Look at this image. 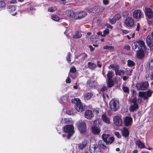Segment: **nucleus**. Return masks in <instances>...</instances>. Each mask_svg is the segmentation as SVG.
<instances>
[{
    "instance_id": "obj_14",
    "label": "nucleus",
    "mask_w": 153,
    "mask_h": 153,
    "mask_svg": "<svg viewBox=\"0 0 153 153\" xmlns=\"http://www.w3.org/2000/svg\"><path fill=\"white\" fill-rule=\"evenodd\" d=\"M94 115L92 111L90 110H86L85 112V117L87 119L91 120L93 117Z\"/></svg>"
},
{
    "instance_id": "obj_39",
    "label": "nucleus",
    "mask_w": 153,
    "mask_h": 153,
    "mask_svg": "<svg viewBox=\"0 0 153 153\" xmlns=\"http://www.w3.org/2000/svg\"><path fill=\"white\" fill-rule=\"evenodd\" d=\"M8 10L10 12L15 10L16 9V7L13 5H10L7 7Z\"/></svg>"
},
{
    "instance_id": "obj_64",
    "label": "nucleus",
    "mask_w": 153,
    "mask_h": 153,
    "mask_svg": "<svg viewBox=\"0 0 153 153\" xmlns=\"http://www.w3.org/2000/svg\"><path fill=\"white\" fill-rule=\"evenodd\" d=\"M66 82L67 83H70L71 82V80L70 78L68 77L66 80Z\"/></svg>"
},
{
    "instance_id": "obj_26",
    "label": "nucleus",
    "mask_w": 153,
    "mask_h": 153,
    "mask_svg": "<svg viewBox=\"0 0 153 153\" xmlns=\"http://www.w3.org/2000/svg\"><path fill=\"white\" fill-rule=\"evenodd\" d=\"M82 36L80 32L77 31L76 32L75 34L72 37L74 39H79L81 38Z\"/></svg>"
},
{
    "instance_id": "obj_47",
    "label": "nucleus",
    "mask_w": 153,
    "mask_h": 153,
    "mask_svg": "<svg viewBox=\"0 0 153 153\" xmlns=\"http://www.w3.org/2000/svg\"><path fill=\"white\" fill-rule=\"evenodd\" d=\"M109 21L110 22L111 24H113L116 22V21L114 19V17H113V18L112 19H110L109 20Z\"/></svg>"
},
{
    "instance_id": "obj_3",
    "label": "nucleus",
    "mask_w": 153,
    "mask_h": 153,
    "mask_svg": "<svg viewBox=\"0 0 153 153\" xmlns=\"http://www.w3.org/2000/svg\"><path fill=\"white\" fill-rule=\"evenodd\" d=\"M119 101L115 99L111 100L110 102L109 106L111 110L116 111L119 108Z\"/></svg>"
},
{
    "instance_id": "obj_58",
    "label": "nucleus",
    "mask_w": 153,
    "mask_h": 153,
    "mask_svg": "<svg viewBox=\"0 0 153 153\" xmlns=\"http://www.w3.org/2000/svg\"><path fill=\"white\" fill-rule=\"evenodd\" d=\"M94 112L95 114L97 115L99 113V110L98 108H96L94 109Z\"/></svg>"
},
{
    "instance_id": "obj_8",
    "label": "nucleus",
    "mask_w": 153,
    "mask_h": 153,
    "mask_svg": "<svg viewBox=\"0 0 153 153\" xmlns=\"http://www.w3.org/2000/svg\"><path fill=\"white\" fill-rule=\"evenodd\" d=\"M149 83L147 82H142L137 83L136 85L137 89L140 90H145L147 89L148 87Z\"/></svg>"
},
{
    "instance_id": "obj_38",
    "label": "nucleus",
    "mask_w": 153,
    "mask_h": 153,
    "mask_svg": "<svg viewBox=\"0 0 153 153\" xmlns=\"http://www.w3.org/2000/svg\"><path fill=\"white\" fill-rule=\"evenodd\" d=\"M103 48L109 51H112L114 50V46L105 45L103 47Z\"/></svg>"
},
{
    "instance_id": "obj_32",
    "label": "nucleus",
    "mask_w": 153,
    "mask_h": 153,
    "mask_svg": "<svg viewBox=\"0 0 153 153\" xmlns=\"http://www.w3.org/2000/svg\"><path fill=\"white\" fill-rule=\"evenodd\" d=\"M107 84V86L108 88L112 87L114 85L113 80L112 79H108Z\"/></svg>"
},
{
    "instance_id": "obj_13",
    "label": "nucleus",
    "mask_w": 153,
    "mask_h": 153,
    "mask_svg": "<svg viewBox=\"0 0 153 153\" xmlns=\"http://www.w3.org/2000/svg\"><path fill=\"white\" fill-rule=\"evenodd\" d=\"M87 13L85 12H81L76 13L75 19H79L85 17Z\"/></svg>"
},
{
    "instance_id": "obj_37",
    "label": "nucleus",
    "mask_w": 153,
    "mask_h": 153,
    "mask_svg": "<svg viewBox=\"0 0 153 153\" xmlns=\"http://www.w3.org/2000/svg\"><path fill=\"white\" fill-rule=\"evenodd\" d=\"M115 73L116 75H118L120 76H122V75L124 74L125 72L124 71L117 69L115 72Z\"/></svg>"
},
{
    "instance_id": "obj_18",
    "label": "nucleus",
    "mask_w": 153,
    "mask_h": 153,
    "mask_svg": "<svg viewBox=\"0 0 153 153\" xmlns=\"http://www.w3.org/2000/svg\"><path fill=\"white\" fill-rule=\"evenodd\" d=\"M87 84L89 87H94L96 85V82L94 80H91L89 79L88 80Z\"/></svg>"
},
{
    "instance_id": "obj_28",
    "label": "nucleus",
    "mask_w": 153,
    "mask_h": 153,
    "mask_svg": "<svg viewBox=\"0 0 153 153\" xmlns=\"http://www.w3.org/2000/svg\"><path fill=\"white\" fill-rule=\"evenodd\" d=\"M103 141L102 140H100L98 142V145L102 149H107V147L105 145Z\"/></svg>"
},
{
    "instance_id": "obj_41",
    "label": "nucleus",
    "mask_w": 153,
    "mask_h": 153,
    "mask_svg": "<svg viewBox=\"0 0 153 153\" xmlns=\"http://www.w3.org/2000/svg\"><path fill=\"white\" fill-rule=\"evenodd\" d=\"M127 64L128 66H132L134 65L135 63L133 61L129 60L128 61Z\"/></svg>"
},
{
    "instance_id": "obj_15",
    "label": "nucleus",
    "mask_w": 153,
    "mask_h": 153,
    "mask_svg": "<svg viewBox=\"0 0 153 153\" xmlns=\"http://www.w3.org/2000/svg\"><path fill=\"white\" fill-rule=\"evenodd\" d=\"M146 42L147 45L149 47L152 48L153 47V39L152 38L151 36L148 35L147 36Z\"/></svg>"
},
{
    "instance_id": "obj_45",
    "label": "nucleus",
    "mask_w": 153,
    "mask_h": 153,
    "mask_svg": "<svg viewBox=\"0 0 153 153\" xmlns=\"http://www.w3.org/2000/svg\"><path fill=\"white\" fill-rule=\"evenodd\" d=\"M51 19L56 21H58L59 20V17L56 15H53L51 16Z\"/></svg>"
},
{
    "instance_id": "obj_1",
    "label": "nucleus",
    "mask_w": 153,
    "mask_h": 153,
    "mask_svg": "<svg viewBox=\"0 0 153 153\" xmlns=\"http://www.w3.org/2000/svg\"><path fill=\"white\" fill-rule=\"evenodd\" d=\"M72 103H76L75 107L78 112H82L84 110L85 106L82 103L79 99L74 98V99L72 100Z\"/></svg>"
},
{
    "instance_id": "obj_48",
    "label": "nucleus",
    "mask_w": 153,
    "mask_h": 153,
    "mask_svg": "<svg viewBox=\"0 0 153 153\" xmlns=\"http://www.w3.org/2000/svg\"><path fill=\"white\" fill-rule=\"evenodd\" d=\"M6 3L5 2L3 1H0V7H3L5 6Z\"/></svg>"
},
{
    "instance_id": "obj_34",
    "label": "nucleus",
    "mask_w": 153,
    "mask_h": 153,
    "mask_svg": "<svg viewBox=\"0 0 153 153\" xmlns=\"http://www.w3.org/2000/svg\"><path fill=\"white\" fill-rule=\"evenodd\" d=\"M90 11L93 13H98V7L96 6L90 9Z\"/></svg>"
},
{
    "instance_id": "obj_53",
    "label": "nucleus",
    "mask_w": 153,
    "mask_h": 153,
    "mask_svg": "<svg viewBox=\"0 0 153 153\" xmlns=\"http://www.w3.org/2000/svg\"><path fill=\"white\" fill-rule=\"evenodd\" d=\"M91 40L93 42H96L97 41L96 37L94 36H92L91 38Z\"/></svg>"
},
{
    "instance_id": "obj_6",
    "label": "nucleus",
    "mask_w": 153,
    "mask_h": 153,
    "mask_svg": "<svg viewBox=\"0 0 153 153\" xmlns=\"http://www.w3.org/2000/svg\"><path fill=\"white\" fill-rule=\"evenodd\" d=\"M134 20L131 17L126 18L124 20V24L126 27H132L134 26Z\"/></svg>"
},
{
    "instance_id": "obj_5",
    "label": "nucleus",
    "mask_w": 153,
    "mask_h": 153,
    "mask_svg": "<svg viewBox=\"0 0 153 153\" xmlns=\"http://www.w3.org/2000/svg\"><path fill=\"white\" fill-rule=\"evenodd\" d=\"M77 126L80 133H84L86 131V124L84 122L79 121L77 123Z\"/></svg>"
},
{
    "instance_id": "obj_63",
    "label": "nucleus",
    "mask_w": 153,
    "mask_h": 153,
    "mask_svg": "<svg viewBox=\"0 0 153 153\" xmlns=\"http://www.w3.org/2000/svg\"><path fill=\"white\" fill-rule=\"evenodd\" d=\"M107 89V87L105 86H103L102 88L101 89V91H105Z\"/></svg>"
},
{
    "instance_id": "obj_27",
    "label": "nucleus",
    "mask_w": 153,
    "mask_h": 153,
    "mask_svg": "<svg viewBox=\"0 0 153 153\" xmlns=\"http://www.w3.org/2000/svg\"><path fill=\"white\" fill-rule=\"evenodd\" d=\"M87 144V142L86 140H83L82 143L80 144L79 148L80 149H82L84 148Z\"/></svg>"
},
{
    "instance_id": "obj_31",
    "label": "nucleus",
    "mask_w": 153,
    "mask_h": 153,
    "mask_svg": "<svg viewBox=\"0 0 153 153\" xmlns=\"http://www.w3.org/2000/svg\"><path fill=\"white\" fill-rule=\"evenodd\" d=\"M109 69L113 68L115 72L117 69L119 68V66L117 65L114 64H111L108 67Z\"/></svg>"
},
{
    "instance_id": "obj_25",
    "label": "nucleus",
    "mask_w": 153,
    "mask_h": 153,
    "mask_svg": "<svg viewBox=\"0 0 153 153\" xmlns=\"http://www.w3.org/2000/svg\"><path fill=\"white\" fill-rule=\"evenodd\" d=\"M123 135L125 137H126L128 136L129 132L128 129L125 127L123 128V129L122 131Z\"/></svg>"
},
{
    "instance_id": "obj_49",
    "label": "nucleus",
    "mask_w": 153,
    "mask_h": 153,
    "mask_svg": "<svg viewBox=\"0 0 153 153\" xmlns=\"http://www.w3.org/2000/svg\"><path fill=\"white\" fill-rule=\"evenodd\" d=\"M123 89L125 92H129V89L127 87L125 86H123Z\"/></svg>"
},
{
    "instance_id": "obj_21",
    "label": "nucleus",
    "mask_w": 153,
    "mask_h": 153,
    "mask_svg": "<svg viewBox=\"0 0 153 153\" xmlns=\"http://www.w3.org/2000/svg\"><path fill=\"white\" fill-rule=\"evenodd\" d=\"M102 118L103 121L107 124L111 123L110 119L105 114H102Z\"/></svg>"
},
{
    "instance_id": "obj_19",
    "label": "nucleus",
    "mask_w": 153,
    "mask_h": 153,
    "mask_svg": "<svg viewBox=\"0 0 153 153\" xmlns=\"http://www.w3.org/2000/svg\"><path fill=\"white\" fill-rule=\"evenodd\" d=\"M92 131L95 134H99L100 131V129L95 126H92L91 127Z\"/></svg>"
},
{
    "instance_id": "obj_4",
    "label": "nucleus",
    "mask_w": 153,
    "mask_h": 153,
    "mask_svg": "<svg viewBox=\"0 0 153 153\" xmlns=\"http://www.w3.org/2000/svg\"><path fill=\"white\" fill-rule=\"evenodd\" d=\"M74 127L72 125H67L64 127L65 131L68 133L67 136L68 139L74 134Z\"/></svg>"
},
{
    "instance_id": "obj_51",
    "label": "nucleus",
    "mask_w": 153,
    "mask_h": 153,
    "mask_svg": "<svg viewBox=\"0 0 153 153\" xmlns=\"http://www.w3.org/2000/svg\"><path fill=\"white\" fill-rule=\"evenodd\" d=\"M76 70L75 68L74 67H73L71 68L70 69V71L71 72L73 73L75 72H76Z\"/></svg>"
},
{
    "instance_id": "obj_16",
    "label": "nucleus",
    "mask_w": 153,
    "mask_h": 153,
    "mask_svg": "<svg viewBox=\"0 0 153 153\" xmlns=\"http://www.w3.org/2000/svg\"><path fill=\"white\" fill-rule=\"evenodd\" d=\"M124 123L126 126L131 125L132 122V118L129 117H126L124 120Z\"/></svg>"
},
{
    "instance_id": "obj_42",
    "label": "nucleus",
    "mask_w": 153,
    "mask_h": 153,
    "mask_svg": "<svg viewBox=\"0 0 153 153\" xmlns=\"http://www.w3.org/2000/svg\"><path fill=\"white\" fill-rule=\"evenodd\" d=\"M109 33V30L108 29H106L103 31V34L102 35V37L105 36L107 35Z\"/></svg>"
},
{
    "instance_id": "obj_60",
    "label": "nucleus",
    "mask_w": 153,
    "mask_h": 153,
    "mask_svg": "<svg viewBox=\"0 0 153 153\" xmlns=\"http://www.w3.org/2000/svg\"><path fill=\"white\" fill-rule=\"evenodd\" d=\"M130 32V31L126 30H123L122 32L124 34H126Z\"/></svg>"
},
{
    "instance_id": "obj_44",
    "label": "nucleus",
    "mask_w": 153,
    "mask_h": 153,
    "mask_svg": "<svg viewBox=\"0 0 153 153\" xmlns=\"http://www.w3.org/2000/svg\"><path fill=\"white\" fill-rule=\"evenodd\" d=\"M113 17L117 21L120 19L121 18V16L120 14H116Z\"/></svg>"
},
{
    "instance_id": "obj_40",
    "label": "nucleus",
    "mask_w": 153,
    "mask_h": 153,
    "mask_svg": "<svg viewBox=\"0 0 153 153\" xmlns=\"http://www.w3.org/2000/svg\"><path fill=\"white\" fill-rule=\"evenodd\" d=\"M149 68L150 70H153V60H151L149 62Z\"/></svg>"
},
{
    "instance_id": "obj_12",
    "label": "nucleus",
    "mask_w": 153,
    "mask_h": 153,
    "mask_svg": "<svg viewBox=\"0 0 153 153\" xmlns=\"http://www.w3.org/2000/svg\"><path fill=\"white\" fill-rule=\"evenodd\" d=\"M143 16V14L140 10H135L133 12V16L135 19H140Z\"/></svg>"
},
{
    "instance_id": "obj_30",
    "label": "nucleus",
    "mask_w": 153,
    "mask_h": 153,
    "mask_svg": "<svg viewBox=\"0 0 153 153\" xmlns=\"http://www.w3.org/2000/svg\"><path fill=\"white\" fill-rule=\"evenodd\" d=\"M137 51V55L138 58L141 59L144 56V52L143 51Z\"/></svg>"
},
{
    "instance_id": "obj_46",
    "label": "nucleus",
    "mask_w": 153,
    "mask_h": 153,
    "mask_svg": "<svg viewBox=\"0 0 153 153\" xmlns=\"http://www.w3.org/2000/svg\"><path fill=\"white\" fill-rule=\"evenodd\" d=\"M71 53H70L69 52L68 53V55L66 57V60L68 63H69L71 61Z\"/></svg>"
},
{
    "instance_id": "obj_54",
    "label": "nucleus",
    "mask_w": 153,
    "mask_h": 153,
    "mask_svg": "<svg viewBox=\"0 0 153 153\" xmlns=\"http://www.w3.org/2000/svg\"><path fill=\"white\" fill-rule=\"evenodd\" d=\"M129 15V14L128 13V12L125 11L123 13V16L125 17H127Z\"/></svg>"
},
{
    "instance_id": "obj_52",
    "label": "nucleus",
    "mask_w": 153,
    "mask_h": 153,
    "mask_svg": "<svg viewBox=\"0 0 153 153\" xmlns=\"http://www.w3.org/2000/svg\"><path fill=\"white\" fill-rule=\"evenodd\" d=\"M68 120L67 119L65 118L63 119H62L61 121V123H68Z\"/></svg>"
},
{
    "instance_id": "obj_35",
    "label": "nucleus",
    "mask_w": 153,
    "mask_h": 153,
    "mask_svg": "<svg viewBox=\"0 0 153 153\" xmlns=\"http://www.w3.org/2000/svg\"><path fill=\"white\" fill-rule=\"evenodd\" d=\"M88 66L92 70H94L96 67V65L95 64L91 62H88Z\"/></svg>"
},
{
    "instance_id": "obj_62",
    "label": "nucleus",
    "mask_w": 153,
    "mask_h": 153,
    "mask_svg": "<svg viewBox=\"0 0 153 153\" xmlns=\"http://www.w3.org/2000/svg\"><path fill=\"white\" fill-rule=\"evenodd\" d=\"M115 134L118 138H120L121 137V136L120 135V134L119 132H115Z\"/></svg>"
},
{
    "instance_id": "obj_7",
    "label": "nucleus",
    "mask_w": 153,
    "mask_h": 153,
    "mask_svg": "<svg viewBox=\"0 0 153 153\" xmlns=\"http://www.w3.org/2000/svg\"><path fill=\"white\" fill-rule=\"evenodd\" d=\"M153 92L152 91L150 90L145 92H140L139 93V95L140 97H143L144 100H146L152 96Z\"/></svg>"
},
{
    "instance_id": "obj_29",
    "label": "nucleus",
    "mask_w": 153,
    "mask_h": 153,
    "mask_svg": "<svg viewBox=\"0 0 153 153\" xmlns=\"http://www.w3.org/2000/svg\"><path fill=\"white\" fill-rule=\"evenodd\" d=\"M138 105L136 103H134L133 105L131 106L129 110L131 111H134L138 108Z\"/></svg>"
},
{
    "instance_id": "obj_59",
    "label": "nucleus",
    "mask_w": 153,
    "mask_h": 153,
    "mask_svg": "<svg viewBox=\"0 0 153 153\" xmlns=\"http://www.w3.org/2000/svg\"><path fill=\"white\" fill-rule=\"evenodd\" d=\"M109 1L108 0H103V2L104 4L106 5L109 4Z\"/></svg>"
},
{
    "instance_id": "obj_24",
    "label": "nucleus",
    "mask_w": 153,
    "mask_h": 153,
    "mask_svg": "<svg viewBox=\"0 0 153 153\" xmlns=\"http://www.w3.org/2000/svg\"><path fill=\"white\" fill-rule=\"evenodd\" d=\"M93 96V94L91 93H88L85 94L84 95V98L85 100L90 99Z\"/></svg>"
},
{
    "instance_id": "obj_33",
    "label": "nucleus",
    "mask_w": 153,
    "mask_h": 153,
    "mask_svg": "<svg viewBox=\"0 0 153 153\" xmlns=\"http://www.w3.org/2000/svg\"><path fill=\"white\" fill-rule=\"evenodd\" d=\"M137 43L139 46H140V47H143L144 48H146L145 44L144 42L141 40H140L137 41Z\"/></svg>"
},
{
    "instance_id": "obj_57",
    "label": "nucleus",
    "mask_w": 153,
    "mask_h": 153,
    "mask_svg": "<svg viewBox=\"0 0 153 153\" xmlns=\"http://www.w3.org/2000/svg\"><path fill=\"white\" fill-rule=\"evenodd\" d=\"M99 122V120L98 119L94 121V126H97V124Z\"/></svg>"
},
{
    "instance_id": "obj_36",
    "label": "nucleus",
    "mask_w": 153,
    "mask_h": 153,
    "mask_svg": "<svg viewBox=\"0 0 153 153\" xmlns=\"http://www.w3.org/2000/svg\"><path fill=\"white\" fill-rule=\"evenodd\" d=\"M114 72L111 71H108L107 74L108 79H111V78L114 76Z\"/></svg>"
},
{
    "instance_id": "obj_55",
    "label": "nucleus",
    "mask_w": 153,
    "mask_h": 153,
    "mask_svg": "<svg viewBox=\"0 0 153 153\" xmlns=\"http://www.w3.org/2000/svg\"><path fill=\"white\" fill-rule=\"evenodd\" d=\"M66 113L69 115H74L73 111H72L67 110L66 112Z\"/></svg>"
},
{
    "instance_id": "obj_22",
    "label": "nucleus",
    "mask_w": 153,
    "mask_h": 153,
    "mask_svg": "<svg viewBox=\"0 0 153 153\" xmlns=\"http://www.w3.org/2000/svg\"><path fill=\"white\" fill-rule=\"evenodd\" d=\"M66 14L71 18H74L75 19L76 13H74L73 11L70 10H67L66 12Z\"/></svg>"
},
{
    "instance_id": "obj_11",
    "label": "nucleus",
    "mask_w": 153,
    "mask_h": 153,
    "mask_svg": "<svg viewBox=\"0 0 153 153\" xmlns=\"http://www.w3.org/2000/svg\"><path fill=\"white\" fill-rule=\"evenodd\" d=\"M144 11L146 16L148 18L151 19L153 17V12L151 9L146 7Z\"/></svg>"
},
{
    "instance_id": "obj_50",
    "label": "nucleus",
    "mask_w": 153,
    "mask_h": 153,
    "mask_svg": "<svg viewBox=\"0 0 153 153\" xmlns=\"http://www.w3.org/2000/svg\"><path fill=\"white\" fill-rule=\"evenodd\" d=\"M104 9V7L102 6L98 7V13L103 11Z\"/></svg>"
},
{
    "instance_id": "obj_2",
    "label": "nucleus",
    "mask_w": 153,
    "mask_h": 153,
    "mask_svg": "<svg viewBox=\"0 0 153 153\" xmlns=\"http://www.w3.org/2000/svg\"><path fill=\"white\" fill-rule=\"evenodd\" d=\"M102 137L106 145L111 144L114 139L113 137H111L110 135L108 134H103L102 135Z\"/></svg>"
},
{
    "instance_id": "obj_10",
    "label": "nucleus",
    "mask_w": 153,
    "mask_h": 153,
    "mask_svg": "<svg viewBox=\"0 0 153 153\" xmlns=\"http://www.w3.org/2000/svg\"><path fill=\"white\" fill-rule=\"evenodd\" d=\"M113 121L114 124L117 126H120L122 125V120L119 116H115L113 117Z\"/></svg>"
},
{
    "instance_id": "obj_20",
    "label": "nucleus",
    "mask_w": 153,
    "mask_h": 153,
    "mask_svg": "<svg viewBox=\"0 0 153 153\" xmlns=\"http://www.w3.org/2000/svg\"><path fill=\"white\" fill-rule=\"evenodd\" d=\"M135 144L139 148L142 149L145 148V146L144 144L140 140L136 141L135 142Z\"/></svg>"
},
{
    "instance_id": "obj_56",
    "label": "nucleus",
    "mask_w": 153,
    "mask_h": 153,
    "mask_svg": "<svg viewBox=\"0 0 153 153\" xmlns=\"http://www.w3.org/2000/svg\"><path fill=\"white\" fill-rule=\"evenodd\" d=\"M56 9L55 8H54L53 7H50L48 9V11L53 12Z\"/></svg>"
},
{
    "instance_id": "obj_23",
    "label": "nucleus",
    "mask_w": 153,
    "mask_h": 153,
    "mask_svg": "<svg viewBox=\"0 0 153 153\" xmlns=\"http://www.w3.org/2000/svg\"><path fill=\"white\" fill-rule=\"evenodd\" d=\"M133 49L135 51H138L139 50V45L137 42H134L132 45Z\"/></svg>"
},
{
    "instance_id": "obj_43",
    "label": "nucleus",
    "mask_w": 153,
    "mask_h": 153,
    "mask_svg": "<svg viewBox=\"0 0 153 153\" xmlns=\"http://www.w3.org/2000/svg\"><path fill=\"white\" fill-rule=\"evenodd\" d=\"M132 71V69H127L125 72L127 75L130 76L131 75Z\"/></svg>"
},
{
    "instance_id": "obj_9",
    "label": "nucleus",
    "mask_w": 153,
    "mask_h": 153,
    "mask_svg": "<svg viewBox=\"0 0 153 153\" xmlns=\"http://www.w3.org/2000/svg\"><path fill=\"white\" fill-rule=\"evenodd\" d=\"M89 150L91 153H101L100 149L95 145H92L90 146Z\"/></svg>"
},
{
    "instance_id": "obj_17",
    "label": "nucleus",
    "mask_w": 153,
    "mask_h": 153,
    "mask_svg": "<svg viewBox=\"0 0 153 153\" xmlns=\"http://www.w3.org/2000/svg\"><path fill=\"white\" fill-rule=\"evenodd\" d=\"M87 57V55L86 54L84 53H82L78 55H75V58L76 59L79 58V60L80 61L84 60Z\"/></svg>"
},
{
    "instance_id": "obj_61",
    "label": "nucleus",
    "mask_w": 153,
    "mask_h": 153,
    "mask_svg": "<svg viewBox=\"0 0 153 153\" xmlns=\"http://www.w3.org/2000/svg\"><path fill=\"white\" fill-rule=\"evenodd\" d=\"M140 28V25L139 23H137V28H136V30L137 31H138L139 30V29Z\"/></svg>"
}]
</instances>
